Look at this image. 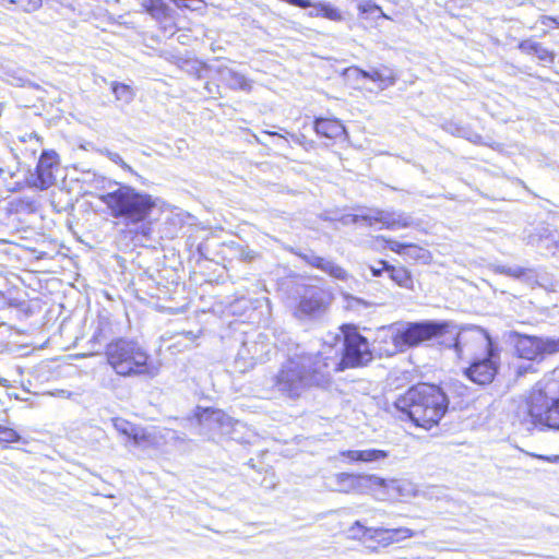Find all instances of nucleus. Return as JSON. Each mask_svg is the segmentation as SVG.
<instances>
[{
  "instance_id": "f257e3e1",
  "label": "nucleus",
  "mask_w": 559,
  "mask_h": 559,
  "mask_svg": "<svg viewBox=\"0 0 559 559\" xmlns=\"http://www.w3.org/2000/svg\"><path fill=\"white\" fill-rule=\"evenodd\" d=\"M331 382L328 364L319 350L289 357L276 373L264 381L263 386L270 396L296 401L309 390L325 389Z\"/></svg>"
},
{
  "instance_id": "f03ea898",
  "label": "nucleus",
  "mask_w": 559,
  "mask_h": 559,
  "mask_svg": "<svg viewBox=\"0 0 559 559\" xmlns=\"http://www.w3.org/2000/svg\"><path fill=\"white\" fill-rule=\"evenodd\" d=\"M115 186V190L98 193L96 197L107 206L114 218L122 219L127 226L141 224L138 234L148 237L152 229L145 222L157 205L156 199L130 186Z\"/></svg>"
},
{
  "instance_id": "7ed1b4c3",
  "label": "nucleus",
  "mask_w": 559,
  "mask_h": 559,
  "mask_svg": "<svg viewBox=\"0 0 559 559\" xmlns=\"http://www.w3.org/2000/svg\"><path fill=\"white\" fill-rule=\"evenodd\" d=\"M395 406L417 427L429 430L444 416L449 400L441 388L419 383L400 397L395 402Z\"/></svg>"
},
{
  "instance_id": "20e7f679",
  "label": "nucleus",
  "mask_w": 559,
  "mask_h": 559,
  "mask_svg": "<svg viewBox=\"0 0 559 559\" xmlns=\"http://www.w3.org/2000/svg\"><path fill=\"white\" fill-rule=\"evenodd\" d=\"M107 364L120 377H154L157 369L148 365L150 355L136 342L127 337H117L105 347Z\"/></svg>"
},
{
  "instance_id": "39448f33",
  "label": "nucleus",
  "mask_w": 559,
  "mask_h": 559,
  "mask_svg": "<svg viewBox=\"0 0 559 559\" xmlns=\"http://www.w3.org/2000/svg\"><path fill=\"white\" fill-rule=\"evenodd\" d=\"M468 343H475L485 350L483 357L473 360L468 368H465L464 374L474 383L486 385L492 382L500 364V355L498 349L492 345L489 335L481 329H473L460 332L454 344L457 354L461 353L462 346Z\"/></svg>"
},
{
  "instance_id": "423d86ee",
  "label": "nucleus",
  "mask_w": 559,
  "mask_h": 559,
  "mask_svg": "<svg viewBox=\"0 0 559 559\" xmlns=\"http://www.w3.org/2000/svg\"><path fill=\"white\" fill-rule=\"evenodd\" d=\"M447 328V323L433 321L394 323L390 326H382L378 332V340H391L390 346L381 348L384 354L391 356L442 335Z\"/></svg>"
},
{
  "instance_id": "0eeeda50",
  "label": "nucleus",
  "mask_w": 559,
  "mask_h": 559,
  "mask_svg": "<svg viewBox=\"0 0 559 559\" xmlns=\"http://www.w3.org/2000/svg\"><path fill=\"white\" fill-rule=\"evenodd\" d=\"M331 376L346 368L366 365L372 359V353L366 337L356 331L344 333L341 346L324 345L321 349Z\"/></svg>"
},
{
  "instance_id": "6e6552de",
  "label": "nucleus",
  "mask_w": 559,
  "mask_h": 559,
  "mask_svg": "<svg viewBox=\"0 0 559 559\" xmlns=\"http://www.w3.org/2000/svg\"><path fill=\"white\" fill-rule=\"evenodd\" d=\"M557 382H539L528 399V414L534 423L550 429H559V395Z\"/></svg>"
},
{
  "instance_id": "1a4fd4ad",
  "label": "nucleus",
  "mask_w": 559,
  "mask_h": 559,
  "mask_svg": "<svg viewBox=\"0 0 559 559\" xmlns=\"http://www.w3.org/2000/svg\"><path fill=\"white\" fill-rule=\"evenodd\" d=\"M514 347L519 357L527 360H536L545 355L559 352V338L538 337L533 335L514 333Z\"/></svg>"
},
{
  "instance_id": "9d476101",
  "label": "nucleus",
  "mask_w": 559,
  "mask_h": 559,
  "mask_svg": "<svg viewBox=\"0 0 559 559\" xmlns=\"http://www.w3.org/2000/svg\"><path fill=\"white\" fill-rule=\"evenodd\" d=\"M352 221L356 224L364 222L369 226L373 223H381L388 229L406 228L412 225V217L404 212L380 209H370L364 214H356Z\"/></svg>"
},
{
  "instance_id": "9b49d317",
  "label": "nucleus",
  "mask_w": 559,
  "mask_h": 559,
  "mask_svg": "<svg viewBox=\"0 0 559 559\" xmlns=\"http://www.w3.org/2000/svg\"><path fill=\"white\" fill-rule=\"evenodd\" d=\"M334 490L338 492H373L376 491L374 483H380L377 475H360L349 473H337L333 477Z\"/></svg>"
},
{
  "instance_id": "f8f14e48",
  "label": "nucleus",
  "mask_w": 559,
  "mask_h": 559,
  "mask_svg": "<svg viewBox=\"0 0 559 559\" xmlns=\"http://www.w3.org/2000/svg\"><path fill=\"white\" fill-rule=\"evenodd\" d=\"M331 295L319 287H308L301 296L297 314L302 317H316L322 314L331 302Z\"/></svg>"
},
{
  "instance_id": "ddd939ff",
  "label": "nucleus",
  "mask_w": 559,
  "mask_h": 559,
  "mask_svg": "<svg viewBox=\"0 0 559 559\" xmlns=\"http://www.w3.org/2000/svg\"><path fill=\"white\" fill-rule=\"evenodd\" d=\"M374 496L380 500L389 498H413L419 492L417 486L407 479H384L377 476Z\"/></svg>"
},
{
  "instance_id": "4468645a",
  "label": "nucleus",
  "mask_w": 559,
  "mask_h": 559,
  "mask_svg": "<svg viewBox=\"0 0 559 559\" xmlns=\"http://www.w3.org/2000/svg\"><path fill=\"white\" fill-rule=\"evenodd\" d=\"M58 165V155L55 151H43L37 167L36 177L32 185L40 190L48 189L55 183L53 168Z\"/></svg>"
},
{
  "instance_id": "2eb2a0df",
  "label": "nucleus",
  "mask_w": 559,
  "mask_h": 559,
  "mask_svg": "<svg viewBox=\"0 0 559 559\" xmlns=\"http://www.w3.org/2000/svg\"><path fill=\"white\" fill-rule=\"evenodd\" d=\"M195 417L199 424L209 430H219L223 433L229 431L233 419L221 409L198 407Z\"/></svg>"
},
{
  "instance_id": "dca6fc26",
  "label": "nucleus",
  "mask_w": 559,
  "mask_h": 559,
  "mask_svg": "<svg viewBox=\"0 0 559 559\" xmlns=\"http://www.w3.org/2000/svg\"><path fill=\"white\" fill-rule=\"evenodd\" d=\"M299 257L309 265L325 272L336 280L347 281L349 277L348 273L342 266L331 260L316 255L312 251L299 253Z\"/></svg>"
},
{
  "instance_id": "f3484780",
  "label": "nucleus",
  "mask_w": 559,
  "mask_h": 559,
  "mask_svg": "<svg viewBox=\"0 0 559 559\" xmlns=\"http://www.w3.org/2000/svg\"><path fill=\"white\" fill-rule=\"evenodd\" d=\"M347 72L355 75L356 79L364 78V79H369V80L376 82L380 90H384L389 86L394 85V83L396 81L393 72L389 69H384V70L372 69L370 71H365L357 67H353V68L347 69Z\"/></svg>"
},
{
  "instance_id": "a211bd4d",
  "label": "nucleus",
  "mask_w": 559,
  "mask_h": 559,
  "mask_svg": "<svg viewBox=\"0 0 559 559\" xmlns=\"http://www.w3.org/2000/svg\"><path fill=\"white\" fill-rule=\"evenodd\" d=\"M359 528L362 531L364 535H368L369 540H373L380 544L383 547L392 545L396 543L389 528L383 527H367L361 524V522L356 521L348 530L350 537H359V535L355 534L354 531Z\"/></svg>"
},
{
  "instance_id": "6ab92c4d",
  "label": "nucleus",
  "mask_w": 559,
  "mask_h": 559,
  "mask_svg": "<svg viewBox=\"0 0 559 559\" xmlns=\"http://www.w3.org/2000/svg\"><path fill=\"white\" fill-rule=\"evenodd\" d=\"M341 455L349 462L374 463L385 460L389 452L379 449L346 450L341 452Z\"/></svg>"
},
{
  "instance_id": "aec40b11",
  "label": "nucleus",
  "mask_w": 559,
  "mask_h": 559,
  "mask_svg": "<svg viewBox=\"0 0 559 559\" xmlns=\"http://www.w3.org/2000/svg\"><path fill=\"white\" fill-rule=\"evenodd\" d=\"M316 132L328 139H337L345 133V127L336 119L319 118L314 122Z\"/></svg>"
},
{
  "instance_id": "412c9836",
  "label": "nucleus",
  "mask_w": 559,
  "mask_h": 559,
  "mask_svg": "<svg viewBox=\"0 0 559 559\" xmlns=\"http://www.w3.org/2000/svg\"><path fill=\"white\" fill-rule=\"evenodd\" d=\"M378 264L382 265V270H385L389 277L399 286L404 288H411L413 286L411 273L404 266H393L385 261H379Z\"/></svg>"
},
{
  "instance_id": "4be33fe9",
  "label": "nucleus",
  "mask_w": 559,
  "mask_h": 559,
  "mask_svg": "<svg viewBox=\"0 0 559 559\" xmlns=\"http://www.w3.org/2000/svg\"><path fill=\"white\" fill-rule=\"evenodd\" d=\"M142 7L155 20L164 21L170 14V8L164 0H143Z\"/></svg>"
},
{
  "instance_id": "5701e85b",
  "label": "nucleus",
  "mask_w": 559,
  "mask_h": 559,
  "mask_svg": "<svg viewBox=\"0 0 559 559\" xmlns=\"http://www.w3.org/2000/svg\"><path fill=\"white\" fill-rule=\"evenodd\" d=\"M223 80L225 83L233 90H242L248 91L250 90V84L248 80L245 78V75L230 70L225 69L221 72Z\"/></svg>"
},
{
  "instance_id": "b1692460",
  "label": "nucleus",
  "mask_w": 559,
  "mask_h": 559,
  "mask_svg": "<svg viewBox=\"0 0 559 559\" xmlns=\"http://www.w3.org/2000/svg\"><path fill=\"white\" fill-rule=\"evenodd\" d=\"M111 91L118 102L130 104L134 99V91L132 87L124 83L112 82Z\"/></svg>"
},
{
  "instance_id": "393cba45",
  "label": "nucleus",
  "mask_w": 559,
  "mask_h": 559,
  "mask_svg": "<svg viewBox=\"0 0 559 559\" xmlns=\"http://www.w3.org/2000/svg\"><path fill=\"white\" fill-rule=\"evenodd\" d=\"M404 257L427 262L430 259L428 250L413 243H408Z\"/></svg>"
},
{
  "instance_id": "a878e982",
  "label": "nucleus",
  "mask_w": 559,
  "mask_h": 559,
  "mask_svg": "<svg viewBox=\"0 0 559 559\" xmlns=\"http://www.w3.org/2000/svg\"><path fill=\"white\" fill-rule=\"evenodd\" d=\"M490 270H492L497 274H503L514 278H519L525 274L524 269L518 265L506 266L500 264H491Z\"/></svg>"
},
{
  "instance_id": "bb28decb",
  "label": "nucleus",
  "mask_w": 559,
  "mask_h": 559,
  "mask_svg": "<svg viewBox=\"0 0 559 559\" xmlns=\"http://www.w3.org/2000/svg\"><path fill=\"white\" fill-rule=\"evenodd\" d=\"M129 439L132 440L134 445L141 447L148 443V435L147 432L139 427H133L132 433L129 435Z\"/></svg>"
},
{
  "instance_id": "cd10ccee",
  "label": "nucleus",
  "mask_w": 559,
  "mask_h": 559,
  "mask_svg": "<svg viewBox=\"0 0 559 559\" xmlns=\"http://www.w3.org/2000/svg\"><path fill=\"white\" fill-rule=\"evenodd\" d=\"M19 439L20 436L14 429L0 426V443L16 442Z\"/></svg>"
},
{
  "instance_id": "c85d7f7f",
  "label": "nucleus",
  "mask_w": 559,
  "mask_h": 559,
  "mask_svg": "<svg viewBox=\"0 0 559 559\" xmlns=\"http://www.w3.org/2000/svg\"><path fill=\"white\" fill-rule=\"evenodd\" d=\"M112 425L119 433L124 435L127 437H129V435L132 433L134 427V425L122 418L112 419Z\"/></svg>"
},
{
  "instance_id": "c756f323",
  "label": "nucleus",
  "mask_w": 559,
  "mask_h": 559,
  "mask_svg": "<svg viewBox=\"0 0 559 559\" xmlns=\"http://www.w3.org/2000/svg\"><path fill=\"white\" fill-rule=\"evenodd\" d=\"M535 56L538 58V60L546 63H551L555 60V53L544 47L540 43L537 46Z\"/></svg>"
},
{
  "instance_id": "7c9ffc66",
  "label": "nucleus",
  "mask_w": 559,
  "mask_h": 559,
  "mask_svg": "<svg viewBox=\"0 0 559 559\" xmlns=\"http://www.w3.org/2000/svg\"><path fill=\"white\" fill-rule=\"evenodd\" d=\"M15 4L25 12H33L41 7V0H15Z\"/></svg>"
},
{
  "instance_id": "2f4dec72",
  "label": "nucleus",
  "mask_w": 559,
  "mask_h": 559,
  "mask_svg": "<svg viewBox=\"0 0 559 559\" xmlns=\"http://www.w3.org/2000/svg\"><path fill=\"white\" fill-rule=\"evenodd\" d=\"M389 531L396 540V543L411 538L415 535L414 532L407 527L389 528Z\"/></svg>"
},
{
  "instance_id": "473e14b6",
  "label": "nucleus",
  "mask_w": 559,
  "mask_h": 559,
  "mask_svg": "<svg viewBox=\"0 0 559 559\" xmlns=\"http://www.w3.org/2000/svg\"><path fill=\"white\" fill-rule=\"evenodd\" d=\"M539 43L526 39L520 43L519 48L522 52L527 55H535V51L537 49Z\"/></svg>"
},
{
  "instance_id": "72a5a7b5",
  "label": "nucleus",
  "mask_w": 559,
  "mask_h": 559,
  "mask_svg": "<svg viewBox=\"0 0 559 559\" xmlns=\"http://www.w3.org/2000/svg\"><path fill=\"white\" fill-rule=\"evenodd\" d=\"M107 156L112 163L119 165L122 169L132 171V168L122 159L118 153L108 152Z\"/></svg>"
},
{
  "instance_id": "f704fd0d",
  "label": "nucleus",
  "mask_w": 559,
  "mask_h": 559,
  "mask_svg": "<svg viewBox=\"0 0 559 559\" xmlns=\"http://www.w3.org/2000/svg\"><path fill=\"white\" fill-rule=\"evenodd\" d=\"M408 243H402L400 241H396V240H389L388 241V246L390 248V250H392L393 252H396L401 255H404L405 251H406V247H407Z\"/></svg>"
},
{
  "instance_id": "c9c22d12",
  "label": "nucleus",
  "mask_w": 559,
  "mask_h": 559,
  "mask_svg": "<svg viewBox=\"0 0 559 559\" xmlns=\"http://www.w3.org/2000/svg\"><path fill=\"white\" fill-rule=\"evenodd\" d=\"M359 10L362 12V13H372L374 11H381V8L377 4H373V3H364V4H360L359 5Z\"/></svg>"
},
{
  "instance_id": "e433bc0d",
  "label": "nucleus",
  "mask_w": 559,
  "mask_h": 559,
  "mask_svg": "<svg viewBox=\"0 0 559 559\" xmlns=\"http://www.w3.org/2000/svg\"><path fill=\"white\" fill-rule=\"evenodd\" d=\"M540 24L546 25V22L555 23L559 27V17H552L548 15H543L539 19Z\"/></svg>"
},
{
  "instance_id": "4c0bfd02",
  "label": "nucleus",
  "mask_w": 559,
  "mask_h": 559,
  "mask_svg": "<svg viewBox=\"0 0 559 559\" xmlns=\"http://www.w3.org/2000/svg\"><path fill=\"white\" fill-rule=\"evenodd\" d=\"M370 270L373 276H380L383 272H385V270H382V265H380L379 267L371 266Z\"/></svg>"
},
{
  "instance_id": "58836bf2",
  "label": "nucleus",
  "mask_w": 559,
  "mask_h": 559,
  "mask_svg": "<svg viewBox=\"0 0 559 559\" xmlns=\"http://www.w3.org/2000/svg\"><path fill=\"white\" fill-rule=\"evenodd\" d=\"M308 16H309V17H318V16H322V14H321V11H320V10L314 9V11H309V12H308Z\"/></svg>"
},
{
  "instance_id": "ea45409f",
  "label": "nucleus",
  "mask_w": 559,
  "mask_h": 559,
  "mask_svg": "<svg viewBox=\"0 0 559 559\" xmlns=\"http://www.w3.org/2000/svg\"><path fill=\"white\" fill-rule=\"evenodd\" d=\"M354 533L359 535V537H355L356 539H361V538H367L368 539V535H364L362 531H360L359 528H356L354 531Z\"/></svg>"
},
{
  "instance_id": "a19ab883",
  "label": "nucleus",
  "mask_w": 559,
  "mask_h": 559,
  "mask_svg": "<svg viewBox=\"0 0 559 559\" xmlns=\"http://www.w3.org/2000/svg\"><path fill=\"white\" fill-rule=\"evenodd\" d=\"M31 141H34V144L38 146L39 143V136L37 134H31L29 135Z\"/></svg>"
},
{
  "instance_id": "79ce46f5",
  "label": "nucleus",
  "mask_w": 559,
  "mask_h": 559,
  "mask_svg": "<svg viewBox=\"0 0 559 559\" xmlns=\"http://www.w3.org/2000/svg\"><path fill=\"white\" fill-rule=\"evenodd\" d=\"M0 385H2L4 388H9L10 386V382L7 379L0 377Z\"/></svg>"
},
{
  "instance_id": "37998d69",
  "label": "nucleus",
  "mask_w": 559,
  "mask_h": 559,
  "mask_svg": "<svg viewBox=\"0 0 559 559\" xmlns=\"http://www.w3.org/2000/svg\"><path fill=\"white\" fill-rule=\"evenodd\" d=\"M169 432L171 433V438H173V439H179V437H178V436H176V431H169Z\"/></svg>"
},
{
  "instance_id": "c03bdc74",
  "label": "nucleus",
  "mask_w": 559,
  "mask_h": 559,
  "mask_svg": "<svg viewBox=\"0 0 559 559\" xmlns=\"http://www.w3.org/2000/svg\"><path fill=\"white\" fill-rule=\"evenodd\" d=\"M181 8H189V5L186 3V1H180Z\"/></svg>"
},
{
  "instance_id": "a18cd8bd",
  "label": "nucleus",
  "mask_w": 559,
  "mask_h": 559,
  "mask_svg": "<svg viewBox=\"0 0 559 559\" xmlns=\"http://www.w3.org/2000/svg\"><path fill=\"white\" fill-rule=\"evenodd\" d=\"M379 12H380V14H381V16H382V17H384V19H389V16H388L385 13H383V11H382V10H381V11H379Z\"/></svg>"
},
{
  "instance_id": "49530a36",
  "label": "nucleus",
  "mask_w": 559,
  "mask_h": 559,
  "mask_svg": "<svg viewBox=\"0 0 559 559\" xmlns=\"http://www.w3.org/2000/svg\"><path fill=\"white\" fill-rule=\"evenodd\" d=\"M334 340H335V341H337V342H340V341H341V336H340V335H336V336L334 337Z\"/></svg>"
},
{
  "instance_id": "de8ad7c7",
  "label": "nucleus",
  "mask_w": 559,
  "mask_h": 559,
  "mask_svg": "<svg viewBox=\"0 0 559 559\" xmlns=\"http://www.w3.org/2000/svg\"><path fill=\"white\" fill-rule=\"evenodd\" d=\"M37 151V147L32 148L33 154H35Z\"/></svg>"
},
{
  "instance_id": "09e8293b",
  "label": "nucleus",
  "mask_w": 559,
  "mask_h": 559,
  "mask_svg": "<svg viewBox=\"0 0 559 559\" xmlns=\"http://www.w3.org/2000/svg\"><path fill=\"white\" fill-rule=\"evenodd\" d=\"M3 294L0 292V296H2Z\"/></svg>"
}]
</instances>
